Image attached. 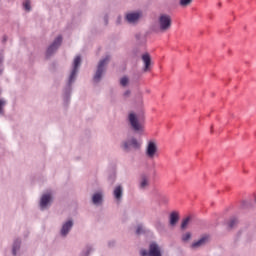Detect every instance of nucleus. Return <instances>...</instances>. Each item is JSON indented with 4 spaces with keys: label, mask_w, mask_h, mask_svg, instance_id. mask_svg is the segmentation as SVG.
<instances>
[{
    "label": "nucleus",
    "mask_w": 256,
    "mask_h": 256,
    "mask_svg": "<svg viewBox=\"0 0 256 256\" xmlns=\"http://www.w3.org/2000/svg\"><path fill=\"white\" fill-rule=\"evenodd\" d=\"M79 67H81V56H76L73 61L72 70L68 78L66 87L64 88L63 100L64 103H69L71 101V91H73L72 85L77 79V73H79Z\"/></svg>",
    "instance_id": "nucleus-1"
},
{
    "label": "nucleus",
    "mask_w": 256,
    "mask_h": 256,
    "mask_svg": "<svg viewBox=\"0 0 256 256\" xmlns=\"http://www.w3.org/2000/svg\"><path fill=\"white\" fill-rule=\"evenodd\" d=\"M111 57L109 55L105 56V58L101 59L98 63L96 73L93 77V81L95 83H99L101 81V77H103V73L106 71L107 65H109Z\"/></svg>",
    "instance_id": "nucleus-2"
},
{
    "label": "nucleus",
    "mask_w": 256,
    "mask_h": 256,
    "mask_svg": "<svg viewBox=\"0 0 256 256\" xmlns=\"http://www.w3.org/2000/svg\"><path fill=\"white\" fill-rule=\"evenodd\" d=\"M173 23V20L171 19V16L169 14H160L158 17V26L162 33H165V31H169L171 29V25Z\"/></svg>",
    "instance_id": "nucleus-3"
},
{
    "label": "nucleus",
    "mask_w": 256,
    "mask_h": 256,
    "mask_svg": "<svg viewBox=\"0 0 256 256\" xmlns=\"http://www.w3.org/2000/svg\"><path fill=\"white\" fill-rule=\"evenodd\" d=\"M128 122L130 124L131 129L134 130L135 133H143V123L139 121L137 114L130 112L128 114Z\"/></svg>",
    "instance_id": "nucleus-4"
},
{
    "label": "nucleus",
    "mask_w": 256,
    "mask_h": 256,
    "mask_svg": "<svg viewBox=\"0 0 256 256\" xmlns=\"http://www.w3.org/2000/svg\"><path fill=\"white\" fill-rule=\"evenodd\" d=\"M141 256H163L161 253V246L157 242H151L148 250L142 249L140 251Z\"/></svg>",
    "instance_id": "nucleus-5"
},
{
    "label": "nucleus",
    "mask_w": 256,
    "mask_h": 256,
    "mask_svg": "<svg viewBox=\"0 0 256 256\" xmlns=\"http://www.w3.org/2000/svg\"><path fill=\"white\" fill-rule=\"evenodd\" d=\"M122 149L126 151V153H129L131 149L139 150L141 149V142L135 137L128 138L122 142Z\"/></svg>",
    "instance_id": "nucleus-6"
},
{
    "label": "nucleus",
    "mask_w": 256,
    "mask_h": 256,
    "mask_svg": "<svg viewBox=\"0 0 256 256\" xmlns=\"http://www.w3.org/2000/svg\"><path fill=\"white\" fill-rule=\"evenodd\" d=\"M157 151H158L157 140H154V139L149 140L147 142L146 149H145L146 157H148V159H155V157H157Z\"/></svg>",
    "instance_id": "nucleus-7"
},
{
    "label": "nucleus",
    "mask_w": 256,
    "mask_h": 256,
    "mask_svg": "<svg viewBox=\"0 0 256 256\" xmlns=\"http://www.w3.org/2000/svg\"><path fill=\"white\" fill-rule=\"evenodd\" d=\"M61 43H63V36L59 35L56 39H54L53 43L46 50V57L49 59L52 55L55 54L57 49L61 47Z\"/></svg>",
    "instance_id": "nucleus-8"
},
{
    "label": "nucleus",
    "mask_w": 256,
    "mask_h": 256,
    "mask_svg": "<svg viewBox=\"0 0 256 256\" xmlns=\"http://www.w3.org/2000/svg\"><path fill=\"white\" fill-rule=\"evenodd\" d=\"M143 17V12L142 11H135V12H130L125 15V20L129 25H137L139 23V20Z\"/></svg>",
    "instance_id": "nucleus-9"
},
{
    "label": "nucleus",
    "mask_w": 256,
    "mask_h": 256,
    "mask_svg": "<svg viewBox=\"0 0 256 256\" xmlns=\"http://www.w3.org/2000/svg\"><path fill=\"white\" fill-rule=\"evenodd\" d=\"M73 225V220H67L66 222H64L60 230L61 237H67L71 232V229H73Z\"/></svg>",
    "instance_id": "nucleus-10"
},
{
    "label": "nucleus",
    "mask_w": 256,
    "mask_h": 256,
    "mask_svg": "<svg viewBox=\"0 0 256 256\" xmlns=\"http://www.w3.org/2000/svg\"><path fill=\"white\" fill-rule=\"evenodd\" d=\"M112 195L117 203H121V201L123 200V186H115Z\"/></svg>",
    "instance_id": "nucleus-11"
},
{
    "label": "nucleus",
    "mask_w": 256,
    "mask_h": 256,
    "mask_svg": "<svg viewBox=\"0 0 256 256\" xmlns=\"http://www.w3.org/2000/svg\"><path fill=\"white\" fill-rule=\"evenodd\" d=\"M151 183V178L147 174H141L140 180H139V189L144 190L146 187H149Z\"/></svg>",
    "instance_id": "nucleus-12"
},
{
    "label": "nucleus",
    "mask_w": 256,
    "mask_h": 256,
    "mask_svg": "<svg viewBox=\"0 0 256 256\" xmlns=\"http://www.w3.org/2000/svg\"><path fill=\"white\" fill-rule=\"evenodd\" d=\"M207 241H209V237L203 236L199 240L193 242L190 245V249H200V247H204V245H207Z\"/></svg>",
    "instance_id": "nucleus-13"
},
{
    "label": "nucleus",
    "mask_w": 256,
    "mask_h": 256,
    "mask_svg": "<svg viewBox=\"0 0 256 256\" xmlns=\"http://www.w3.org/2000/svg\"><path fill=\"white\" fill-rule=\"evenodd\" d=\"M142 61L144 63L143 71L144 73H147V71L151 70V56L149 55V53L142 55Z\"/></svg>",
    "instance_id": "nucleus-14"
},
{
    "label": "nucleus",
    "mask_w": 256,
    "mask_h": 256,
    "mask_svg": "<svg viewBox=\"0 0 256 256\" xmlns=\"http://www.w3.org/2000/svg\"><path fill=\"white\" fill-rule=\"evenodd\" d=\"M51 202V194H43L40 200L41 209H45L47 205Z\"/></svg>",
    "instance_id": "nucleus-15"
},
{
    "label": "nucleus",
    "mask_w": 256,
    "mask_h": 256,
    "mask_svg": "<svg viewBox=\"0 0 256 256\" xmlns=\"http://www.w3.org/2000/svg\"><path fill=\"white\" fill-rule=\"evenodd\" d=\"M92 203L94 205H101L103 203V193L101 192H96L92 196Z\"/></svg>",
    "instance_id": "nucleus-16"
},
{
    "label": "nucleus",
    "mask_w": 256,
    "mask_h": 256,
    "mask_svg": "<svg viewBox=\"0 0 256 256\" xmlns=\"http://www.w3.org/2000/svg\"><path fill=\"white\" fill-rule=\"evenodd\" d=\"M179 221V214L177 212H172L170 214V225L171 227H175Z\"/></svg>",
    "instance_id": "nucleus-17"
},
{
    "label": "nucleus",
    "mask_w": 256,
    "mask_h": 256,
    "mask_svg": "<svg viewBox=\"0 0 256 256\" xmlns=\"http://www.w3.org/2000/svg\"><path fill=\"white\" fill-rule=\"evenodd\" d=\"M21 249V239H16L12 247V255L17 256V252Z\"/></svg>",
    "instance_id": "nucleus-18"
},
{
    "label": "nucleus",
    "mask_w": 256,
    "mask_h": 256,
    "mask_svg": "<svg viewBox=\"0 0 256 256\" xmlns=\"http://www.w3.org/2000/svg\"><path fill=\"white\" fill-rule=\"evenodd\" d=\"M95 249H93V246L87 245L85 249L81 252L80 256H89L91 253H93Z\"/></svg>",
    "instance_id": "nucleus-19"
},
{
    "label": "nucleus",
    "mask_w": 256,
    "mask_h": 256,
    "mask_svg": "<svg viewBox=\"0 0 256 256\" xmlns=\"http://www.w3.org/2000/svg\"><path fill=\"white\" fill-rule=\"evenodd\" d=\"M7 105V102L3 99H0V117L5 116V106Z\"/></svg>",
    "instance_id": "nucleus-20"
},
{
    "label": "nucleus",
    "mask_w": 256,
    "mask_h": 256,
    "mask_svg": "<svg viewBox=\"0 0 256 256\" xmlns=\"http://www.w3.org/2000/svg\"><path fill=\"white\" fill-rule=\"evenodd\" d=\"M237 223H239V221L237 220V218L232 217L230 219V221L228 222V228L229 229H233L235 227V225H237Z\"/></svg>",
    "instance_id": "nucleus-21"
},
{
    "label": "nucleus",
    "mask_w": 256,
    "mask_h": 256,
    "mask_svg": "<svg viewBox=\"0 0 256 256\" xmlns=\"http://www.w3.org/2000/svg\"><path fill=\"white\" fill-rule=\"evenodd\" d=\"M191 221V218L190 217H186L185 219L182 220V223H181V229L182 230H185L187 229V225H189V222Z\"/></svg>",
    "instance_id": "nucleus-22"
},
{
    "label": "nucleus",
    "mask_w": 256,
    "mask_h": 256,
    "mask_svg": "<svg viewBox=\"0 0 256 256\" xmlns=\"http://www.w3.org/2000/svg\"><path fill=\"white\" fill-rule=\"evenodd\" d=\"M120 85L122 87H127V85H129V77L124 76L120 79Z\"/></svg>",
    "instance_id": "nucleus-23"
},
{
    "label": "nucleus",
    "mask_w": 256,
    "mask_h": 256,
    "mask_svg": "<svg viewBox=\"0 0 256 256\" xmlns=\"http://www.w3.org/2000/svg\"><path fill=\"white\" fill-rule=\"evenodd\" d=\"M191 3H193V0H180L179 5L180 7H188Z\"/></svg>",
    "instance_id": "nucleus-24"
},
{
    "label": "nucleus",
    "mask_w": 256,
    "mask_h": 256,
    "mask_svg": "<svg viewBox=\"0 0 256 256\" xmlns=\"http://www.w3.org/2000/svg\"><path fill=\"white\" fill-rule=\"evenodd\" d=\"M145 233V228H143V225L139 224L136 228V235H143Z\"/></svg>",
    "instance_id": "nucleus-25"
},
{
    "label": "nucleus",
    "mask_w": 256,
    "mask_h": 256,
    "mask_svg": "<svg viewBox=\"0 0 256 256\" xmlns=\"http://www.w3.org/2000/svg\"><path fill=\"white\" fill-rule=\"evenodd\" d=\"M23 7H24L25 11H31V1L25 0L23 3Z\"/></svg>",
    "instance_id": "nucleus-26"
},
{
    "label": "nucleus",
    "mask_w": 256,
    "mask_h": 256,
    "mask_svg": "<svg viewBox=\"0 0 256 256\" xmlns=\"http://www.w3.org/2000/svg\"><path fill=\"white\" fill-rule=\"evenodd\" d=\"M155 227H156L157 231H160V232L165 231V225H163V223H161V222H156Z\"/></svg>",
    "instance_id": "nucleus-27"
},
{
    "label": "nucleus",
    "mask_w": 256,
    "mask_h": 256,
    "mask_svg": "<svg viewBox=\"0 0 256 256\" xmlns=\"http://www.w3.org/2000/svg\"><path fill=\"white\" fill-rule=\"evenodd\" d=\"M189 239H191V232H187V233L182 235V241L184 243H187V241H189Z\"/></svg>",
    "instance_id": "nucleus-28"
},
{
    "label": "nucleus",
    "mask_w": 256,
    "mask_h": 256,
    "mask_svg": "<svg viewBox=\"0 0 256 256\" xmlns=\"http://www.w3.org/2000/svg\"><path fill=\"white\" fill-rule=\"evenodd\" d=\"M135 39H136L137 41H141V39H143V36L138 33V34L135 35Z\"/></svg>",
    "instance_id": "nucleus-29"
},
{
    "label": "nucleus",
    "mask_w": 256,
    "mask_h": 256,
    "mask_svg": "<svg viewBox=\"0 0 256 256\" xmlns=\"http://www.w3.org/2000/svg\"><path fill=\"white\" fill-rule=\"evenodd\" d=\"M131 95V90H126L124 92V97H129Z\"/></svg>",
    "instance_id": "nucleus-30"
},
{
    "label": "nucleus",
    "mask_w": 256,
    "mask_h": 256,
    "mask_svg": "<svg viewBox=\"0 0 256 256\" xmlns=\"http://www.w3.org/2000/svg\"><path fill=\"white\" fill-rule=\"evenodd\" d=\"M104 21H105V25H107L109 23V16H105Z\"/></svg>",
    "instance_id": "nucleus-31"
},
{
    "label": "nucleus",
    "mask_w": 256,
    "mask_h": 256,
    "mask_svg": "<svg viewBox=\"0 0 256 256\" xmlns=\"http://www.w3.org/2000/svg\"><path fill=\"white\" fill-rule=\"evenodd\" d=\"M3 64V56L0 57V65Z\"/></svg>",
    "instance_id": "nucleus-32"
},
{
    "label": "nucleus",
    "mask_w": 256,
    "mask_h": 256,
    "mask_svg": "<svg viewBox=\"0 0 256 256\" xmlns=\"http://www.w3.org/2000/svg\"><path fill=\"white\" fill-rule=\"evenodd\" d=\"M5 41H7V36L3 37V43H5Z\"/></svg>",
    "instance_id": "nucleus-33"
},
{
    "label": "nucleus",
    "mask_w": 256,
    "mask_h": 256,
    "mask_svg": "<svg viewBox=\"0 0 256 256\" xmlns=\"http://www.w3.org/2000/svg\"><path fill=\"white\" fill-rule=\"evenodd\" d=\"M246 201H244L243 203H242V207H245V205H246Z\"/></svg>",
    "instance_id": "nucleus-34"
},
{
    "label": "nucleus",
    "mask_w": 256,
    "mask_h": 256,
    "mask_svg": "<svg viewBox=\"0 0 256 256\" xmlns=\"http://www.w3.org/2000/svg\"><path fill=\"white\" fill-rule=\"evenodd\" d=\"M3 73V70H0V75Z\"/></svg>",
    "instance_id": "nucleus-35"
}]
</instances>
